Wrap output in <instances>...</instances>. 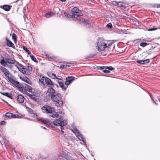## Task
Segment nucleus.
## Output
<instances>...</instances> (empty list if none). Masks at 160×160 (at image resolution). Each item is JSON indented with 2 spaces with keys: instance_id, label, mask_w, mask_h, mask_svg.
<instances>
[{
  "instance_id": "16",
  "label": "nucleus",
  "mask_w": 160,
  "mask_h": 160,
  "mask_svg": "<svg viewBox=\"0 0 160 160\" xmlns=\"http://www.w3.org/2000/svg\"><path fill=\"white\" fill-rule=\"evenodd\" d=\"M22 88L23 89H24L25 90L28 91L29 92H31L32 90L31 87L27 84H25V85L23 86Z\"/></svg>"
},
{
  "instance_id": "15",
  "label": "nucleus",
  "mask_w": 160,
  "mask_h": 160,
  "mask_svg": "<svg viewBox=\"0 0 160 160\" xmlns=\"http://www.w3.org/2000/svg\"><path fill=\"white\" fill-rule=\"evenodd\" d=\"M39 121L42 122L45 124L49 125L50 124V122L49 121L45 118H42L39 119Z\"/></svg>"
},
{
  "instance_id": "23",
  "label": "nucleus",
  "mask_w": 160,
  "mask_h": 160,
  "mask_svg": "<svg viewBox=\"0 0 160 160\" xmlns=\"http://www.w3.org/2000/svg\"><path fill=\"white\" fill-rule=\"evenodd\" d=\"M45 56L48 58L52 59H54L55 58V57L54 56L51 55L50 54L48 53V52H45Z\"/></svg>"
},
{
  "instance_id": "42",
  "label": "nucleus",
  "mask_w": 160,
  "mask_h": 160,
  "mask_svg": "<svg viewBox=\"0 0 160 160\" xmlns=\"http://www.w3.org/2000/svg\"><path fill=\"white\" fill-rule=\"evenodd\" d=\"M25 68H24V67L22 68L21 69L19 70V71L22 72V73L25 74Z\"/></svg>"
},
{
  "instance_id": "34",
  "label": "nucleus",
  "mask_w": 160,
  "mask_h": 160,
  "mask_svg": "<svg viewBox=\"0 0 160 160\" xmlns=\"http://www.w3.org/2000/svg\"><path fill=\"white\" fill-rule=\"evenodd\" d=\"M122 2L121 1L118 2L117 6L119 7H123L124 8H125V6L122 4Z\"/></svg>"
},
{
  "instance_id": "21",
  "label": "nucleus",
  "mask_w": 160,
  "mask_h": 160,
  "mask_svg": "<svg viewBox=\"0 0 160 160\" xmlns=\"http://www.w3.org/2000/svg\"><path fill=\"white\" fill-rule=\"evenodd\" d=\"M31 92H32V94L35 97H39L40 96L39 93L37 91L35 90L31 91Z\"/></svg>"
},
{
  "instance_id": "39",
  "label": "nucleus",
  "mask_w": 160,
  "mask_h": 160,
  "mask_svg": "<svg viewBox=\"0 0 160 160\" xmlns=\"http://www.w3.org/2000/svg\"><path fill=\"white\" fill-rule=\"evenodd\" d=\"M3 95L10 98H11V94L8 92H5V94H3Z\"/></svg>"
},
{
  "instance_id": "2",
  "label": "nucleus",
  "mask_w": 160,
  "mask_h": 160,
  "mask_svg": "<svg viewBox=\"0 0 160 160\" xmlns=\"http://www.w3.org/2000/svg\"><path fill=\"white\" fill-rule=\"evenodd\" d=\"M51 100L55 102V105L58 107H61L63 105V102L62 100V96L59 93H56L52 95L51 97Z\"/></svg>"
},
{
  "instance_id": "32",
  "label": "nucleus",
  "mask_w": 160,
  "mask_h": 160,
  "mask_svg": "<svg viewBox=\"0 0 160 160\" xmlns=\"http://www.w3.org/2000/svg\"><path fill=\"white\" fill-rule=\"evenodd\" d=\"M78 22L82 25H84L85 23V20L83 18L79 20Z\"/></svg>"
},
{
  "instance_id": "47",
  "label": "nucleus",
  "mask_w": 160,
  "mask_h": 160,
  "mask_svg": "<svg viewBox=\"0 0 160 160\" xmlns=\"http://www.w3.org/2000/svg\"><path fill=\"white\" fill-rule=\"evenodd\" d=\"M118 2L114 1L112 2V4L113 5L117 6Z\"/></svg>"
},
{
  "instance_id": "38",
  "label": "nucleus",
  "mask_w": 160,
  "mask_h": 160,
  "mask_svg": "<svg viewBox=\"0 0 160 160\" xmlns=\"http://www.w3.org/2000/svg\"><path fill=\"white\" fill-rule=\"evenodd\" d=\"M49 76L54 79H56V78H57V77L54 73H52L50 74Z\"/></svg>"
},
{
  "instance_id": "25",
  "label": "nucleus",
  "mask_w": 160,
  "mask_h": 160,
  "mask_svg": "<svg viewBox=\"0 0 160 160\" xmlns=\"http://www.w3.org/2000/svg\"><path fill=\"white\" fill-rule=\"evenodd\" d=\"M3 9L6 11H9L10 9V7L9 5H4L3 6Z\"/></svg>"
},
{
  "instance_id": "26",
  "label": "nucleus",
  "mask_w": 160,
  "mask_h": 160,
  "mask_svg": "<svg viewBox=\"0 0 160 160\" xmlns=\"http://www.w3.org/2000/svg\"><path fill=\"white\" fill-rule=\"evenodd\" d=\"M23 80L30 84L32 83L30 80L26 77L23 78Z\"/></svg>"
},
{
  "instance_id": "37",
  "label": "nucleus",
  "mask_w": 160,
  "mask_h": 160,
  "mask_svg": "<svg viewBox=\"0 0 160 160\" xmlns=\"http://www.w3.org/2000/svg\"><path fill=\"white\" fill-rule=\"evenodd\" d=\"M30 57L31 58V59L34 62H37V61L36 60V58L33 55H30Z\"/></svg>"
},
{
  "instance_id": "8",
  "label": "nucleus",
  "mask_w": 160,
  "mask_h": 160,
  "mask_svg": "<svg viewBox=\"0 0 160 160\" xmlns=\"http://www.w3.org/2000/svg\"><path fill=\"white\" fill-rule=\"evenodd\" d=\"M72 132L74 133L77 137H79L80 138L79 139L80 141L83 142L84 143H85V142L84 140V138L82 137V135L79 132V131L77 129H74L72 130Z\"/></svg>"
},
{
  "instance_id": "59",
  "label": "nucleus",
  "mask_w": 160,
  "mask_h": 160,
  "mask_svg": "<svg viewBox=\"0 0 160 160\" xmlns=\"http://www.w3.org/2000/svg\"><path fill=\"white\" fill-rule=\"evenodd\" d=\"M5 93L4 92H2L1 93V94H2V95H3V94H5Z\"/></svg>"
},
{
  "instance_id": "48",
  "label": "nucleus",
  "mask_w": 160,
  "mask_h": 160,
  "mask_svg": "<svg viewBox=\"0 0 160 160\" xmlns=\"http://www.w3.org/2000/svg\"><path fill=\"white\" fill-rule=\"evenodd\" d=\"M103 72L106 73H109L110 72V71H109L107 70H103Z\"/></svg>"
},
{
  "instance_id": "18",
  "label": "nucleus",
  "mask_w": 160,
  "mask_h": 160,
  "mask_svg": "<svg viewBox=\"0 0 160 160\" xmlns=\"http://www.w3.org/2000/svg\"><path fill=\"white\" fill-rule=\"evenodd\" d=\"M25 74L27 75L29 74L30 72L32 70V68L31 67L28 66L25 68Z\"/></svg>"
},
{
  "instance_id": "5",
  "label": "nucleus",
  "mask_w": 160,
  "mask_h": 160,
  "mask_svg": "<svg viewBox=\"0 0 160 160\" xmlns=\"http://www.w3.org/2000/svg\"><path fill=\"white\" fill-rule=\"evenodd\" d=\"M71 11L72 19L74 20H76L78 17L82 15V13L80 12L81 11L76 7L73 8Z\"/></svg>"
},
{
  "instance_id": "3",
  "label": "nucleus",
  "mask_w": 160,
  "mask_h": 160,
  "mask_svg": "<svg viewBox=\"0 0 160 160\" xmlns=\"http://www.w3.org/2000/svg\"><path fill=\"white\" fill-rule=\"evenodd\" d=\"M39 79V84L43 87L46 84L49 87H52L54 85L53 82L51 81V80L47 77L40 76Z\"/></svg>"
},
{
  "instance_id": "44",
  "label": "nucleus",
  "mask_w": 160,
  "mask_h": 160,
  "mask_svg": "<svg viewBox=\"0 0 160 160\" xmlns=\"http://www.w3.org/2000/svg\"><path fill=\"white\" fill-rule=\"evenodd\" d=\"M147 45V43L146 42H142L140 44V45L143 47H145Z\"/></svg>"
},
{
  "instance_id": "24",
  "label": "nucleus",
  "mask_w": 160,
  "mask_h": 160,
  "mask_svg": "<svg viewBox=\"0 0 160 160\" xmlns=\"http://www.w3.org/2000/svg\"><path fill=\"white\" fill-rule=\"evenodd\" d=\"M50 116L53 118H57L59 116V113L58 112H54L53 113L51 114Z\"/></svg>"
},
{
  "instance_id": "29",
  "label": "nucleus",
  "mask_w": 160,
  "mask_h": 160,
  "mask_svg": "<svg viewBox=\"0 0 160 160\" xmlns=\"http://www.w3.org/2000/svg\"><path fill=\"white\" fill-rule=\"evenodd\" d=\"M17 38V37L16 35L14 33H13L12 34V38L14 42H16Z\"/></svg>"
},
{
  "instance_id": "36",
  "label": "nucleus",
  "mask_w": 160,
  "mask_h": 160,
  "mask_svg": "<svg viewBox=\"0 0 160 160\" xmlns=\"http://www.w3.org/2000/svg\"><path fill=\"white\" fill-rule=\"evenodd\" d=\"M64 15L66 17L68 18H72V14H67L66 13H64Z\"/></svg>"
},
{
  "instance_id": "35",
  "label": "nucleus",
  "mask_w": 160,
  "mask_h": 160,
  "mask_svg": "<svg viewBox=\"0 0 160 160\" xmlns=\"http://www.w3.org/2000/svg\"><path fill=\"white\" fill-rule=\"evenodd\" d=\"M108 66H100L98 67V69L102 70L104 69H108Z\"/></svg>"
},
{
  "instance_id": "33",
  "label": "nucleus",
  "mask_w": 160,
  "mask_h": 160,
  "mask_svg": "<svg viewBox=\"0 0 160 160\" xmlns=\"http://www.w3.org/2000/svg\"><path fill=\"white\" fill-rule=\"evenodd\" d=\"M69 66V65L61 64L60 66V68L62 69H66Z\"/></svg>"
},
{
  "instance_id": "56",
  "label": "nucleus",
  "mask_w": 160,
  "mask_h": 160,
  "mask_svg": "<svg viewBox=\"0 0 160 160\" xmlns=\"http://www.w3.org/2000/svg\"><path fill=\"white\" fill-rule=\"evenodd\" d=\"M61 132L63 133H64V132L62 130V129H63V128L62 127H61Z\"/></svg>"
},
{
  "instance_id": "27",
  "label": "nucleus",
  "mask_w": 160,
  "mask_h": 160,
  "mask_svg": "<svg viewBox=\"0 0 160 160\" xmlns=\"http://www.w3.org/2000/svg\"><path fill=\"white\" fill-rule=\"evenodd\" d=\"M15 66L17 67L18 68L19 70L21 69L23 67V66L22 65L18 62H17L16 64V65H15Z\"/></svg>"
},
{
  "instance_id": "28",
  "label": "nucleus",
  "mask_w": 160,
  "mask_h": 160,
  "mask_svg": "<svg viewBox=\"0 0 160 160\" xmlns=\"http://www.w3.org/2000/svg\"><path fill=\"white\" fill-rule=\"evenodd\" d=\"M58 83L61 88L63 89L66 90V88L64 85L63 82H58Z\"/></svg>"
},
{
  "instance_id": "58",
  "label": "nucleus",
  "mask_w": 160,
  "mask_h": 160,
  "mask_svg": "<svg viewBox=\"0 0 160 160\" xmlns=\"http://www.w3.org/2000/svg\"><path fill=\"white\" fill-rule=\"evenodd\" d=\"M41 128H44V129H46V128H45V127H43L42 126V127H41Z\"/></svg>"
},
{
  "instance_id": "31",
  "label": "nucleus",
  "mask_w": 160,
  "mask_h": 160,
  "mask_svg": "<svg viewBox=\"0 0 160 160\" xmlns=\"http://www.w3.org/2000/svg\"><path fill=\"white\" fill-rule=\"evenodd\" d=\"M19 90L22 92L23 93L26 94L28 96V94L29 93L27 92V91L25 90L24 89H23L22 88H19Z\"/></svg>"
},
{
  "instance_id": "20",
  "label": "nucleus",
  "mask_w": 160,
  "mask_h": 160,
  "mask_svg": "<svg viewBox=\"0 0 160 160\" xmlns=\"http://www.w3.org/2000/svg\"><path fill=\"white\" fill-rule=\"evenodd\" d=\"M6 40L7 41V44L8 46L13 48L14 47V44L11 41L8 40L7 38H6Z\"/></svg>"
},
{
  "instance_id": "4",
  "label": "nucleus",
  "mask_w": 160,
  "mask_h": 160,
  "mask_svg": "<svg viewBox=\"0 0 160 160\" xmlns=\"http://www.w3.org/2000/svg\"><path fill=\"white\" fill-rule=\"evenodd\" d=\"M105 42V40L102 39L100 38L98 40L96 47L99 51H103L106 48V44Z\"/></svg>"
},
{
  "instance_id": "9",
  "label": "nucleus",
  "mask_w": 160,
  "mask_h": 160,
  "mask_svg": "<svg viewBox=\"0 0 160 160\" xmlns=\"http://www.w3.org/2000/svg\"><path fill=\"white\" fill-rule=\"evenodd\" d=\"M70 153H68L67 155H64L63 154L60 156H59L60 160H70L72 159L71 156H69Z\"/></svg>"
},
{
  "instance_id": "53",
  "label": "nucleus",
  "mask_w": 160,
  "mask_h": 160,
  "mask_svg": "<svg viewBox=\"0 0 160 160\" xmlns=\"http://www.w3.org/2000/svg\"><path fill=\"white\" fill-rule=\"evenodd\" d=\"M113 69V68L112 66H109L108 69L110 70H112Z\"/></svg>"
},
{
  "instance_id": "51",
  "label": "nucleus",
  "mask_w": 160,
  "mask_h": 160,
  "mask_svg": "<svg viewBox=\"0 0 160 160\" xmlns=\"http://www.w3.org/2000/svg\"><path fill=\"white\" fill-rule=\"evenodd\" d=\"M59 112H58L59 114H63V112L62 110H59Z\"/></svg>"
},
{
  "instance_id": "17",
  "label": "nucleus",
  "mask_w": 160,
  "mask_h": 160,
  "mask_svg": "<svg viewBox=\"0 0 160 160\" xmlns=\"http://www.w3.org/2000/svg\"><path fill=\"white\" fill-rule=\"evenodd\" d=\"M24 98L23 96L22 95H19L18 97L17 100L20 103H23L24 102Z\"/></svg>"
},
{
  "instance_id": "12",
  "label": "nucleus",
  "mask_w": 160,
  "mask_h": 160,
  "mask_svg": "<svg viewBox=\"0 0 160 160\" xmlns=\"http://www.w3.org/2000/svg\"><path fill=\"white\" fill-rule=\"evenodd\" d=\"M74 78H75L73 77H68L66 78V81L65 82V85L67 86L69 85L70 83L74 80Z\"/></svg>"
},
{
  "instance_id": "6",
  "label": "nucleus",
  "mask_w": 160,
  "mask_h": 160,
  "mask_svg": "<svg viewBox=\"0 0 160 160\" xmlns=\"http://www.w3.org/2000/svg\"><path fill=\"white\" fill-rule=\"evenodd\" d=\"M53 123L55 125L62 127L67 124V121L66 119L63 120L60 118L59 119L55 120L53 122Z\"/></svg>"
},
{
  "instance_id": "13",
  "label": "nucleus",
  "mask_w": 160,
  "mask_h": 160,
  "mask_svg": "<svg viewBox=\"0 0 160 160\" xmlns=\"http://www.w3.org/2000/svg\"><path fill=\"white\" fill-rule=\"evenodd\" d=\"M47 93L48 94V95L52 97V95H54L56 93L55 92L54 90L52 88H48L47 91Z\"/></svg>"
},
{
  "instance_id": "40",
  "label": "nucleus",
  "mask_w": 160,
  "mask_h": 160,
  "mask_svg": "<svg viewBox=\"0 0 160 160\" xmlns=\"http://www.w3.org/2000/svg\"><path fill=\"white\" fill-rule=\"evenodd\" d=\"M23 49L25 50V51L26 52H27L28 53V54H30L31 53H30V51H29V50H28L27 48L25 47V46H23Z\"/></svg>"
},
{
  "instance_id": "7",
  "label": "nucleus",
  "mask_w": 160,
  "mask_h": 160,
  "mask_svg": "<svg viewBox=\"0 0 160 160\" xmlns=\"http://www.w3.org/2000/svg\"><path fill=\"white\" fill-rule=\"evenodd\" d=\"M42 110L43 112L52 114L55 111V108L53 107L45 105L42 107Z\"/></svg>"
},
{
  "instance_id": "1",
  "label": "nucleus",
  "mask_w": 160,
  "mask_h": 160,
  "mask_svg": "<svg viewBox=\"0 0 160 160\" xmlns=\"http://www.w3.org/2000/svg\"><path fill=\"white\" fill-rule=\"evenodd\" d=\"M0 70L4 74L5 77L8 78V81L16 87L19 86V83L15 80L14 77L12 75L9 71L4 67H1Z\"/></svg>"
},
{
  "instance_id": "14",
  "label": "nucleus",
  "mask_w": 160,
  "mask_h": 160,
  "mask_svg": "<svg viewBox=\"0 0 160 160\" xmlns=\"http://www.w3.org/2000/svg\"><path fill=\"white\" fill-rule=\"evenodd\" d=\"M150 62L149 60V59H147L144 60H137L136 61V62L140 64L143 65L145 64L146 63H148Z\"/></svg>"
},
{
  "instance_id": "45",
  "label": "nucleus",
  "mask_w": 160,
  "mask_h": 160,
  "mask_svg": "<svg viewBox=\"0 0 160 160\" xmlns=\"http://www.w3.org/2000/svg\"><path fill=\"white\" fill-rule=\"evenodd\" d=\"M90 23V22L88 20L86 19L85 20V24H84V25H89Z\"/></svg>"
},
{
  "instance_id": "55",
  "label": "nucleus",
  "mask_w": 160,
  "mask_h": 160,
  "mask_svg": "<svg viewBox=\"0 0 160 160\" xmlns=\"http://www.w3.org/2000/svg\"><path fill=\"white\" fill-rule=\"evenodd\" d=\"M56 79H58V80H61V81H62V78H60H60H58L57 77V78H56Z\"/></svg>"
},
{
  "instance_id": "43",
  "label": "nucleus",
  "mask_w": 160,
  "mask_h": 160,
  "mask_svg": "<svg viewBox=\"0 0 160 160\" xmlns=\"http://www.w3.org/2000/svg\"><path fill=\"white\" fill-rule=\"evenodd\" d=\"M153 7L154 8H160V4H154Z\"/></svg>"
},
{
  "instance_id": "30",
  "label": "nucleus",
  "mask_w": 160,
  "mask_h": 160,
  "mask_svg": "<svg viewBox=\"0 0 160 160\" xmlns=\"http://www.w3.org/2000/svg\"><path fill=\"white\" fill-rule=\"evenodd\" d=\"M0 63L3 66H6L7 65L6 62L5 60L2 59L0 61Z\"/></svg>"
},
{
  "instance_id": "22",
  "label": "nucleus",
  "mask_w": 160,
  "mask_h": 160,
  "mask_svg": "<svg viewBox=\"0 0 160 160\" xmlns=\"http://www.w3.org/2000/svg\"><path fill=\"white\" fill-rule=\"evenodd\" d=\"M115 40H113V41H106L105 40V42L106 43V48H108L109 47V46H111L113 42H114V41H115Z\"/></svg>"
},
{
  "instance_id": "41",
  "label": "nucleus",
  "mask_w": 160,
  "mask_h": 160,
  "mask_svg": "<svg viewBox=\"0 0 160 160\" xmlns=\"http://www.w3.org/2000/svg\"><path fill=\"white\" fill-rule=\"evenodd\" d=\"M28 96L30 97V98L33 99L35 100L36 99V97H35L33 95L31 94H28Z\"/></svg>"
},
{
  "instance_id": "49",
  "label": "nucleus",
  "mask_w": 160,
  "mask_h": 160,
  "mask_svg": "<svg viewBox=\"0 0 160 160\" xmlns=\"http://www.w3.org/2000/svg\"><path fill=\"white\" fill-rule=\"evenodd\" d=\"M157 28H152L149 29L148 30L149 31H152L156 30H157Z\"/></svg>"
},
{
  "instance_id": "52",
  "label": "nucleus",
  "mask_w": 160,
  "mask_h": 160,
  "mask_svg": "<svg viewBox=\"0 0 160 160\" xmlns=\"http://www.w3.org/2000/svg\"><path fill=\"white\" fill-rule=\"evenodd\" d=\"M28 108L29 109V110H28L29 112L31 113H32L33 112L31 108Z\"/></svg>"
},
{
  "instance_id": "50",
  "label": "nucleus",
  "mask_w": 160,
  "mask_h": 160,
  "mask_svg": "<svg viewBox=\"0 0 160 160\" xmlns=\"http://www.w3.org/2000/svg\"><path fill=\"white\" fill-rule=\"evenodd\" d=\"M6 122L4 121H2L0 122V124L4 125L5 124Z\"/></svg>"
},
{
  "instance_id": "46",
  "label": "nucleus",
  "mask_w": 160,
  "mask_h": 160,
  "mask_svg": "<svg viewBox=\"0 0 160 160\" xmlns=\"http://www.w3.org/2000/svg\"><path fill=\"white\" fill-rule=\"evenodd\" d=\"M107 27H108L109 28H111L112 27V24L111 23H108L107 25Z\"/></svg>"
},
{
  "instance_id": "11",
  "label": "nucleus",
  "mask_w": 160,
  "mask_h": 160,
  "mask_svg": "<svg viewBox=\"0 0 160 160\" xmlns=\"http://www.w3.org/2000/svg\"><path fill=\"white\" fill-rule=\"evenodd\" d=\"M5 60L6 62V63H8L10 64H14L16 63L17 62L13 58H5Z\"/></svg>"
},
{
  "instance_id": "19",
  "label": "nucleus",
  "mask_w": 160,
  "mask_h": 160,
  "mask_svg": "<svg viewBox=\"0 0 160 160\" xmlns=\"http://www.w3.org/2000/svg\"><path fill=\"white\" fill-rule=\"evenodd\" d=\"M5 117L7 118H16L17 116L16 115L10 112H7L5 114Z\"/></svg>"
},
{
  "instance_id": "54",
  "label": "nucleus",
  "mask_w": 160,
  "mask_h": 160,
  "mask_svg": "<svg viewBox=\"0 0 160 160\" xmlns=\"http://www.w3.org/2000/svg\"><path fill=\"white\" fill-rule=\"evenodd\" d=\"M139 39H136L133 41V42L134 43H136L137 42L138 40Z\"/></svg>"
},
{
  "instance_id": "10",
  "label": "nucleus",
  "mask_w": 160,
  "mask_h": 160,
  "mask_svg": "<svg viewBox=\"0 0 160 160\" xmlns=\"http://www.w3.org/2000/svg\"><path fill=\"white\" fill-rule=\"evenodd\" d=\"M59 9L58 7H56L54 8L53 10V12H50L48 13H47L46 14L45 16L47 18H49L52 16L54 15L56 13V11H58L59 10Z\"/></svg>"
},
{
  "instance_id": "57",
  "label": "nucleus",
  "mask_w": 160,
  "mask_h": 160,
  "mask_svg": "<svg viewBox=\"0 0 160 160\" xmlns=\"http://www.w3.org/2000/svg\"><path fill=\"white\" fill-rule=\"evenodd\" d=\"M151 98H152V100L153 101V102L156 105H157V104L155 102V101H154V100L152 98V97H151Z\"/></svg>"
}]
</instances>
